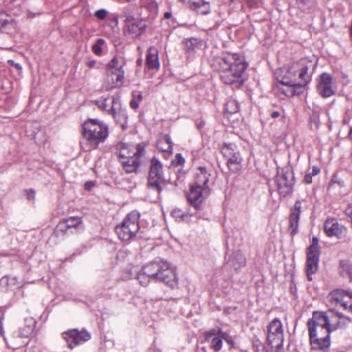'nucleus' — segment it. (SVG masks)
Returning a JSON list of instances; mask_svg holds the SVG:
<instances>
[{
  "mask_svg": "<svg viewBox=\"0 0 352 352\" xmlns=\"http://www.w3.org/2000/svg\"><path fill=\"white\" fill-rule=\"evenodd\" d=\"M246 259L241 252H233L226 263V266L236 271L245 266Z\"/></svg>",
  "mask_w": 352,
  "mask_h": 352,
  "instance_id": "obj_23",
  "label": "nucleus"
},
{
  "mask_svg": "<svg viewBox=\"0 0 352 352\" xmlns=\"http://www.w3.org/2000/svg\"><path fill=\"white\" fill-rule=\"evenodd\" d=\"M173 142L169 135H164L157 142V148L163 152L171 153L173 150Z\"/></svg>",
  "mask_w": 352,
  "mask_h": 352,
  "instance_id": "obj_29",
  "label": "nucleus"
},
{
  "mask_svg": "<svg viewBox=\"0 0 352 352\" xmlns=\"http://www.w3.org/2000/svg\"><path fill=\"white\" fill-rule=\"evenodd\" d=\"M320 169L317 166H314L311 170H308L305 176L304 180L306 184L311 183V178L313 176L318 175Z\"/></svg>",
  "mask_w": 352,
  "mask_h": 352,
  "instance_id": "obj_39",
  "label": "nucleus"
},
{
  "mask_svg": "<svg viewBox=\"0 0 352 352\" xmlns=\"http://www.w3.org/2000/svg\"><path fill=\"white\" fill-rule=\"evenodd\" d=\"M211 66L220 73L221 81L233 88H239L246 80L248 63L239 54H222L212 60Z\"/></svg>",
  "mask_w": 352,
  "mask_h": 352,
  "instance_id": "obj_1",
  "label": "nucleus"
},
{
  "mask_svg": "<svg viewBox=\"0 0 352 352\" xmlns=\"http://www.w3.org/2000/svg\"><path fill=\"white\" fill-rule=\"evenodd\" d=\"M210 176V173L208 172L205 167L199 166L195 175L193 185L201 187L208 186Z\"/></svg>",
  "mask_w": 352,
  "mask_h": 352,
  "instance_id": "obj_26",
  "label": "nucleus"
},
{
  "mask_svg": "<svg viewBox=\"0 0 352 352\" xmlns=\"http://www.w3.org/2000/svg\"><path fill=\"white\" fill-rule=\"evenodd\" d=\"M338 272L340 276L349 279L352 282V263L346 259L340 260L338 266Z\"/></svg>",
  "mask_w": 352,
  "mask_h": 352,
  "instance_id": "obj_27",
  "label": "nucleus"
},
{
  "mask_svg": "<svg viewBox=\"0 0 352 352\" xmlns=\"http://www.w3.org/2000/svg\"><path fill=\"white\" fill-rule=\"evenodd\" d=\"M267 341L272 348L279 349L282 347L284 336L283 325L278 318L274 319L267 327Z\"/></svg>",
  "mask_w": 352,
  "mask_h": 352,
  "instance_id": "obj_11",
  "label": "nucleus"
},
{
  "mask_svg": "<svg viewBox=\"0 0 352 352\" xmlns=\"http://www.w3.org/2000/svg\"><path fill=\"white\" fill-rule=\"evenodd\" d=\"M146 25L142 21H131L129 18L126 20L125 33L131 37H137L141 35L145 30Z\"/></svg>",
  "mask_w": 352,
  "mask_h": 352,
  "instance_id": "obj_19",
  "label": "nucleus"
},
{
  "mask_svg": "<svg viewBox=\"0 0 352 352\" xmlns=\"http://www.w3.org/2000/svg\"><path fill=\"white\" fill-rule=\"evenodd\" d=\"M139 219L140 213L138 211L129 213L122 223L115 228L118 238L125 241L133 239L140 230Z\"/></svg>",
  "mask_w": 352,
  "mask_h": 352,
  "instance_id": "obj_6",
  "label": "nucleus"
},
{
  "mask_svg": "<svg viewBox=\"0 0 352 352\" xmlns=\"http://www.w3.org/2000/svg\"><path fill=\"white\" fill-rule=\"evenodd\" d=\"M328 316L329 312H314L312 318L307 322V326L309 331H311L312 338H315L316 330L324 331L325 333H329L327 330L328 326Z\"/></svg>",
  "mask_w": 352,
  "mask_h": 352,
  "instance_id": "obj_13",
  "label": "nucleus"
},
{
  "mask_svg": "<svg viewBox=\"0 0 352 352\" xmlns=\"http://www.w3.org/2000/svg\"><path fill=\"white\" fill-rule=\"evenodd\" d=\"M106 45V41L103 38H98L92 46L93 52L97 56L102 54V47Z\"/></svg>",
  "mask_w": 352,
  "mask_h": 352,
  "instance_id": "obj_34",
  "label": "nucleus"
},
{
  "mask_svg": "<svg viewBox=\"0 0 352 352\" xmlns=\"http://www.w3.org/2000/svg\"><path fill=\"white\" fill-rule=\"evenodd\" d=\"M219 333H220L219 329H213L206 333V339L209 340L212 338V336L217 335Z\"/></svg>",
  "mask_w": 352,
  "mask_h": 352,
  "instance_id": "obj_47",
  "label": "nucleus"
},
{
  "mask_svg": "<svg viewBox=\"0 0 352 352\" xmlns=\"http://www.w3.org/2000/svg\"><path fill=\"white\" fill-rule=\"evenodd\" d=\"M4 340H6V342H7V344H8V342H7V340L6 338H4Z\"/></svg>",
  "mask_w": 352,
  "mask_h": 352,
  "instance_id": "obj_58",
  "label": "nucleus"
},
{
  "mask_svg": "<svg viewBox=\"0 0 352 352\" xmlns=\"http://www.w3.org/2000/svg\"><path fill=\"white\" fill-rule=\"evenodd\" d=\"M173 164L176 166H182L185 162V159L183 157L182 154L177 153L175 155L174 160L173 161Z\"/></svg>",
  "mask_w": 352,
  "mask_h": 352,
  "instance_id": "obj_45",
  "label": "nucleus"
},
{
  "mask_svg": "<svg viewBox=\"0 0 352 352\" xmlns=\"http://www.w3.org/2000/svg\"><path fill=\"white\" fill-rule=\"evenodd\" d=\"M275 181L278 192L280 196L286 197L290 194L294 185V175L291 168L285 166L278 170Z\"/></svg>",
  "mask_w": 352,
  "mask_h": 352,
  "instance_id": "obj_8",
  "label": "nucleus"
},
{
  "mask_svg": "<svg viewBox=\"0 0 352 352\" xmlns=\"http://www.w3.org/2000/svg\"><path fill=\"white\" fill-rule=\"evenodd\" d=\"M115 120L117 124H118L122 129L126 127L127 124V114L125 109L122 107L121 102L117 103L115 107L110 114Z\"/></svg>",
  "mask_w": 352,
  "mask_h": 352,
  "instance_id": "obj_22",
  "label": "nucleus"
},
{
  "mask_svg": "<svg viewBox=\"0 0 352 352\" xmlns=\"http://www.w3.org/2000/svg\"><path fill=\"white\" fill-rule=\"evenodd\" d=\"M141 63H142V60H138L137 63L138 65L141 64Z\"/></svg>",
  "mask_w": 352,
  "mask_h": 352,
  "instance_id": "obj_56",
  "label": "nucleus"
},
{
  "mask_svg": "<svg viewBox=\"0 0 352 352\" xmlns=\"http://www.w3.org/2000/svg\"><path fill=\"white\" fill-rule=\"evenodd\" d=\"M297 2L300 5L302 9H307L310 8L311 2L310 0H296Z\"/></svg>",
  "mask_w": 352,
  "mask_h": 352,
  "instance_id": "obj_46",
  "label": "nucleus"
},
{
  "mask_svg": "<svg viewBox=\"0 0 352 352\" xmlns=\"http://www.w3.org/2000/svg\"><path fill=\"white\" fill-rule=\"evenodd\" d=\"M146 65L149 69H158L160 63L158 60V52L155 47H150L147 50Z\"/></svg>",
  "mask_w": 352,
  "mask_h": 352,
  "instance_id": "obj_25",
  "label": "nucleus"
},
{
  "mask_svg": "<svg viewBox=\"0 0 352 352\" xmlns=\"http://www.w3.org/2000/svg\"><path fill=\"white\" fill-rule=\"evenodd\" d=\"M211 345L214 351H219L222 346V340L218 337H214L211 340Z\"/></svg>",
  "mask_w": 352,
  "mask_h": 352,
  "instance_id": "obj_41",
  "label": "nucleus"
},
{
  "mask_svg": "<svg viewBox=\"0 0 352 352\" xmlns=\"http://www.w3.org/2000/svg\"><path fill=\"white\" fill-rule=\"evenodd\" d=\"M280 112H279V111H273V112L272 113L271 116H272V118H276L279 117V116H280Z\"/></svg>",
  "mask_w": 352,
  "mask_h": 352,
  "instance_id": "obj_53",
  "label": "nucleus"
},
{
  "mask_svg": "<svg viewBox=\"0 0 352 352\" xmlns=\"http://www.w3.org/2000/svg\"><path fill=\"white\" fill-rule=\"evenodd\" d=\"M119 157L126 173H137L144 156L145 149L142 144L132 145L120 142L118 144Z\"/></svg>",
  "mask_w": 352,
  "mask_h": 352,
  "instance_id": "obj_4",
  "label": "nucleus"
},
{
  "mask_svg": "<svg viewBox=\"0 0 352 352\" xmlns=\"http://www.w3.org/2000/svg\"><path fill=\"white\" fill-rule=\"evenodd\" d=\"M220 337L221 340H224L231 346H234V342L232 338L228 335L226 332H220Z\"/></svg>",
  "mask_w": 352,
  "mask_h": 352,
  "instance_id": "obj_43",
  "label": "nucleus"
},
{
  "mask_svg": "<svg viewBox=\"0 0 352 352\" xmlns=\"http://www.w3.org/2000/svg\"><path fill=\"white\" fill-rule=\"evenodd\" d=\"M320 252H307V274L309 280H311V275L316 272L318 268Z\"/></svg>",
  "mask_w": 352,
  "mask_h": 352,
  "instance_id": "obj_21",
  "label": "nucleus"
},
{
  "mask_svg": "<svg viewBox=\"0 0 352 352\" xmlns=\"http://www.w3.org/2000/svg\"><path fill=\"white\" fill-rule=\"evenodd\" d=\"M83 135L91 146L98 147L107 138L109 130L107 126L98 120H90L83 124Z\"/></svg>",
  "mask_w": 352,
  "mask_h": 352,
  "instance_id": "obj_5",
  "label": "nucleus"
},
{
  "mask_svg": "<svg viewBox=\"0 0 352 352\" xmlns=\"http://www.w3.org/2000/svg\"><path fill=\"white\" fill-rule=\"evenodd\" d=\"M164 181L163 166L156 157H153L150 163L148 185L152 189L160 192L162 190L161 186Z\"/></svg>",
  "mask_w": 352,
  "mask_h": 352,
  "instance_id": "obj_9",
  "label": "nucleus"
},
{
  "mask_svg": "<svg viewBox=\"0 0 352 352\" xmlns=\"http://www.w3.org/2000/svg\"><path fill=\"white\" fill-rule=\"evenodd\" d=\"M316 66V63L307 58L300 59L294 63L289 67L285 74L278 81L287 87L282 90L287 96H293L302 92L305 87L311 78V72Z\"/></svg>",
  "mask_w": 352,
  "mask_h": 352,
  "instance_id": "obj_2",
  "label": "nucleus"
},
{
  "mask_svg": "<svg viewBox=\"0 0 352 352\" xmlns=\"http://www.w3.org/2000/svg\"><path fill=\"white\" fill-rule=\"evenodd\" d=\"M124 60L114 56L106 66V82L108 88L120 87L124 82Z\"/></svg>",
  "mask_w": 352,
  "mask_h": 352,
  "instance_id": "obj_7",
  "label": "nucleus"
},
{
  "mask_svg": "<svg viewBox=\"0 0 352 352\" xmlns=\"http://www.w3.org/2000/svg\"><path fill=\"white\" fill-rule=\"evenodd\" d=\"M336 82L332 76L327 73H322L318 80V91L323 98H328L335 94Z\"/></svg>",
  "mask_w": 352,
  "mask_h": 352,
  "instance_id": "obj_14",
  "label": "nucleus"
},
{
  "mask_svg": "<svg viewBox=\"0 0 352 352\" xmlns=\"http://www.w3.org/2000/svg\"><path fill=\"white\" fill-rule=\"evenodd\" d=\"M308 252H320L318 239L316 237L312 239L311 244L308 248Z\"/></svg>",
  "mask_w": 352,
  "mask_h": 352,
  "instance_id": "obj_42",
  "label": "nucleus"
},
{
  "mask_svg": "<svg viewBox=\"0 0 352 352\" xmlns=\"http://www.w3.org/2000/svg\"><path fill=\"white\" fill-rule=\"evenodd\" d=\"M310 343L314 349L326 351L330 346V333L316 330L315 338H312L311 331H309Z\"/></svg>",
  "mask_w": 352,
  "mask_h": 352,
  "instance_id": "obj_16",
  "label": "nucleus"
},
{
  "mask_svg": "<svg viewBox=\"0 0 352 352\" xmlns=\"http://www.w3.org/2000/svg\"><path fill=\"white\" fill-rule=\"evenodd\" d=\"M35 321L33 318H26L23 327H20L17 333L19 338H28L33 332L35 327Z\"/></svg>",
  "mask_w": 352,
  "mask_h": 352,
  "instance_id": "obj_28",
  "label": "nucleus"
},
{
  "mask_svg": "<svg viewBox=\"0 0 352 352\" xmlns=\"http://www.w3.org/2000/svg\"><path fill=\"white\" fill-rule=\"evenodd\" d=\"M87 66L89 67V68H94V67H96V68H98V66H96V61L94 60H89L87 63Z\"/></svg>",
  "mask_w": 352,
  "mask_h": 352,
  "instance_id": "obj_52",
  "label": "nucleus"
},
{
  "mask_svg": "<svg viewBox=\"0 0 352 352\" xmlns=\"http://www.w3.org/2000/svg\"><path fill=\"white\" fill-rule=\"evenodd\" d=\"M226 111L229 113H235L239 109V104L236 100H230L226 104Z\"/></svg>",
  "mask_w": 352,
  "mask_h": 352,
  "instance_id": "obj_38",
  "label": "nucleus"
},
{
  "mask_svg": "<svg viewBox=\"0 0 352 352\" xmlns=\"http://www.w3.org/2000/svg\"><path fill=\"white\" fill-rule=\"evenodd\" d=\"M27 199L30 201L34 200L35 197V192L30 189L28 191H27Z\"/></svg>",
  "mask_w": 352,
  "mask_h": 352,
  "instance_id": "obj_50",
  "label": "nucleus"
},
{
  "mask_svg": "<svg viewBox=\"0 0 352 352\" xmlns=\"http://www.w3.org/2000/svg\"><path fill=\"white\" fill-rule=\"evenodd\" d=\"M10 65L14 67L19 72L22 71V67L19 63H15L13 60L8 61Z\"/></svg>",
  "mask_w": 352,
  "mask_h": 352,
  "instance_id": "obj_49",
  "label": "nucleus"
},
{
  "mask_svg": "<svg viewBox=\"0 0 352 352\" xmlns=\"http://www.w3.org/2000/svg\"><path fill=\"white\" fill-rule=\"evenodd\" d=\"M333 296L337 302H340L345 309H349L352 312V293L349 291L337 290L334 292Z\"/></svg>",
  "mask_w": 352,
  "mask_h": 352,
  "instance_id": "obj_24",
  "label": "nucleus"
},
{
  "mask_svg": "<svg viewBox=\"0 0 352 352\" xmlns=\"http://www.w3.org/2000/svg\"><path fill=\"white\" fill-rule=\"evenodd\" d=\"M349 136L350 138L352 139V128L350 130V132H349Z\"/></svg>",
  "mask_w": 352,
  "mask_h": 352,
  "instance_id": "obj_55",
  "label": "nucleus"
},
{
  "mask_svg": "<svg viewBox=\"0 0 352 352\" xmlns=\"http://www.w3.org/2000/svg\"><path fill=\"white\" fill-rule=\"evenodd\" d=\"M85 188L87 190H90L94 186V182H91V181H89V182H87L85 184Z\"/></svg>",
  "mask_w": 352,
  "mask_h": 352,
  "instance_id": "obj_51",
  "label": "nucleus"
},
{
  "mask_svg": "<svg viewBox=\"0 0 352 352\" xmlns=\"http://www.w3.org/2000/svg\"><path fill=\"white\" fill-rule=\"evenodd\" d=\"M221 153L227 160V165L230 171L237 173L241 170L242 157L234 144L225 143L221 147Z\"/></svg>",
  "mask_w": 352,
  "mask_h": 352,
  "instance_id": "obj_10",
  "label": "nucleus"
},
{
  "mask_svg": "<svg viewBox=\"0 0 352 352\" xmlns=\"http://www.w3.org/2000/svg\"><path fill=\"white\" fill-rule=\"evenodd\" d=\"M107 14L108 12L105 9H100L95 12V16L100 20H103L107 17Z\"/></svg>",
  "mask_w": 352,
  "mask_h": 352,
  "instance_id": "obj_44",
  "label": "nucleus"
},
{
  "mask_svg": "<svg viewBox=\"0 0 352 352\" xmlns=\"http://www.w3.org/2000/svg\"><path fill=\"white\" fill-rule=\"evenodd\" d=\"M142 269L155 281L162 282L171 288L177 285L175 270L165 261L161 259L153 261L144 265Z\"/></svg>",
  "mask_w": 352,
  "mask_h": 352,
  "instance_id": "obj_3",
  "label": "nucleus"
},
{
  "mask_svg": "<svg viewBox=\"0 0 352 352\" xmlns=\"http://www.w3.org/2000/svg\"><path fill=\"white\" fill-rule=\"evenodd\" d=\"M63 337L67 342L68 346L73 349L74 346L88 341L91 338V335L86 330L71 329L63 333Z\"/></svg>",
  "mask_w": 352,
  "mask_h": 352,
  "instance_id": "obj_15",
  "label": "nucleus"
},
{
  "mask_svg": "<svg viewBox=\"0 0 352 352\" xmlns=\"http://www.w3.org/2000/svg\"><path fill=\"white\" fill-rule=\"evenodd\" d=\"M338 316L339 314L335 313L333 311H329V316H328V326L327 330L329 331V333H331V332L337 330V329H334L333 326L336 324V322L338 320Z\"/></svg>",
  "mask_w": 352,
  "mask_h": 352,
  "instance_id": "obj_33",
  "label": "nucleus"
},
{
  "mask_svg": "<svg viewBox=\"0 0 352 352\" xmlns=\"http://www.w3.org/2000/svg\"><path fill=\"white\" fill-rule=\"evenodd\" d=\"M34 138L36 140L37 138H36V134L34 135Z\"/></svg>",
  "mask_w": 352,
  "mask_h": 352,
  "instance_id": "obj_59",
  "label": "nucleus"
},
{
  "mask_svg": "<svg viewBox=\"0 0 352 352\" xmlns=\"http://www.w3.org/2000/svg\"><path fill=\"white\" fill-rule=\"evenodd\" d=\"M81 223L82 221L80 218L78 217H72L62 221L60 223L59 226L61 228V229L77 228L81 224Z\"/></svg>",
  "mask_w": 352,
  "mask_h": 352,
  "instance_id": "obj_32",
  "label": "nucleus"
},
{
  "mask_svg": "<svg viewBox=\"0 0 352 352\" xmlns=\"http://www.w3.org/2000/svg\"><path fill=\"white\" fill-rule=\"evenodd\" d=\"M136 278L138 280L140 284L143 287L147 286L151 279V278L149 276H147V274H146L142 269L137 274Z\"/></svg>",
  "mask_w": 352,
  "mask_h": 352,
  "instance_id": "obj_35",
  "label": "nucleus"
},
{
  "mask_svg": "<svg viewBox=\"0 0 352 352\" xmlns=\"http://www.w3.org/2000/svg\"><path fill=\"white\" fill-rule=\"evenodd\" d=\"M120 102L121 101L118 97L112 96L97 100L95 101V104L99 109L106 111L110 115L113 111L116 104L120 103Z\"/></svg>",
  "mask_w": 352,
  "mask_h": 352,
  "instance_id": "obj_20",
  "label": "nucleus"
},
{
  "mask_svg": "<svg viewBox=\"0 0 352 352\" xmlns=\"http://www.w3.org/2000/svg\"><path fill=\"white\" fill-rule=\"evenodd\" d=\"M301 202L296 201L294 208L291 210L289 215V232L291 236H294L298 233V222L300 215Z\"/></svg>",
  "mask_w": 352,
  "mask_h": 352,
  "instance_id": "obj_18",
  "label": "nucleus"
},
{
  "mask_svg": "<svg viewBox=\"0 0 352 352\" xmlns=\"http://www.w3.org/2000/svg\"><path fill=\"white\" fill-rule=\"evenodd\" d=\"M324 230L328 236H336L340 239L347 231V228L340 225L336 219H327L324 225Z\"/></svg>",
  "mask_w": 352,
  "mask_h": 352,
  "instance_id": "obj_17",
  "label": "nucleus"
},
{
  "mask_svg": "<svg viewBox=\"0 0 352 352\" xmlns=\"http://www.w3.org/2000/svg\"><path fill=\"white\" fill-rule=\"evenodd\" d=\"M190 4H192L197 8L204 7V10L202 12L205 14L209 11V2L206 0H191Z\"/></svg>",
  "mask_w": 352,
  "mask_h": 352,
  "instance_id": "obj_37",
  "label": "nucleus"
},
{
  "mask_svg": "<svg viewBox=\"0 0 352 352\" xmlns=\"http://www.w3.org/2000/svg\"><path fill=\"white\" fill-rule=\"evenodd\" d=\"M114 21H115V23H116V24H117L118 21H117V19H114Z\"/></svg>",
  "mask_w": 352,
  "mask_h": 352,
  "instance_id": "obj_57",
  "label": "nucleus"
},
{
  "mask_svg": "<svg viewBox=\"0 0 352 352\" xmlns=\"http://www.w3.org/2000/svg\"><path fill=\"white\" fill-rule=\"evenodd\" d=\"M202 41L195 38H191L184 41L185 50L188 53L196 52L202 46Z\"/></svg>",
  "mask_w": 352,
  "mask_h": 352,
  "instance_id": "obj_30",
  "label": "nucleus"
},
{
  "mask_svg": "<svg viewBox=\"0 0 352 352\" xmlns=\"http://www.w3.org/2000/svg\"><path fill=\"white\" fill-rule=\"evenodd\" d=\"M351 320L349 318L344 316V315L339 314L338 320L336 322V324L333 326L334 329H344L347 327Z\"/></svg>",
  "mask_w": 352,
  "mask_h": 352,
  "instance_id": "obj_36",
  "label": "nucleus"
},
{
  "mask_svg": "<svg viewBox=\"0 0 352 352\" xmlns=\"http://www.w3.org/2000/svg\"><path fill=\"white\" fill-rule=\"evenodd\" d=\"M17 279L16 277L5 276L0 279V287L3 289H10L17 286Z\"/></svg>",
  "mask_w": 352,
  "mask_h": 352,
  "instance_id": "obj_31",
  "label": "nucleus"
},
{
  "mask_svg": "<svg viewBox=\"0 0 352 352\" xmlns=\"http://www.w3.org/2000/svg\"><path fill=\"white\" fill-rule=\"evenodd\" d=\"M171 214L175 218H183L184 217V213L179 209L173 210Z\"/></svg>",
  "mask_w": 352,
  "mask_h": 352,
  "instance_id": "obj_48",
  "label": "nucleus"
},
{
  "mask_svg": "<svg viewBox=\"0 0 352 352\" xmlns=\"http://www.w3.org/2000/svg\"><path fill=\"white\" fill-rule=\"evenodd\" d=\"M171 16H172V14L170 12H166L164 13V19H169L171 18Z\"/></svg>",
  "mask_w": 352,
  "mask_h": 352,
  "instance_id": "obj_54",
  "label": "nucleus"
},
{
  "mask_svg": "<svg viewBox=\"0 0 352 352\" xmlns=\"http://www.w3.org/2000/svg\"><path fill=\"white\" fill-rule=\"evenodd\" d=\"M210 195L208 186L201 187L192 185L187 195L189 203L197 210L201 208V204Z\"/></svg>",
  "mask_w": 352,
  "mask_h": 352,
  "instance_id": "obj_12",
  "label": "nucleus"
},
{
  "mask_svg": "<svg viewBox=\"0 0 352 352\" xmlns=\"http://www.w3.org/2000/svg\"><path fill=\"white\" fill-rule=\"evenodd\" d=\"M142 95L140 92L133 94V99L130 102V107L133 109L139 107V103L142 100Z\"/></svg>",
  "mask_w": 352,
  "mask_h": 352,
  "instance_id": "obj_40",
  "label": "nucleus"
}]
</instances>
